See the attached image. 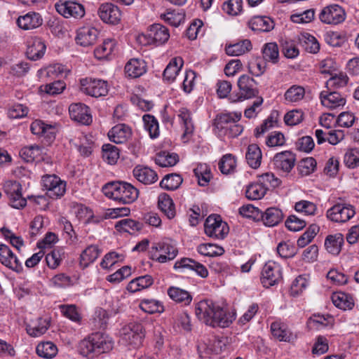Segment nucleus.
Listing matches in <instances>:
<instances>
[{
	"label": "nucleus",
	"instance_id": "1",
	"mask_svg": "<svg viewBox=\"0 0 359 359\" xmlns=\"http://www.w3.org/2000/svg\"><path fill=\"white\" fill-rule=\"evenodd\" d=\"M195 313L201 321L212 327H228L236 318L234 313L208 299L200 301L196 305Z\"/></svg>",
	"mask_w": 359,
	"mask_h": 359
},
{
	"label": "nucleus",
	"instance_id": "2",
	"mask_svg": "<svg viewBox=\"0 0 359 359\" xmlns=\"http://www.w3.org/2000/svg\"><path fill=\"white\" fill-rule=\"evenodd\" d=\"M114 347V341L108 335L93 333L79 343L80 353L86 357L93 358L101 353L109 352Z\"/></svg>",
	"mask_w": 359,
	"mask_h": 359
},
{
	"label": "nucleus",
	"instance_id": "3",
	"mask_svg": "<svg viewBox=\"0 0 359 359\" xmlns=\"http://www.w3.org/2000/svg\"><path fill=\"white\" fill-rule=\"evenodd\" d=\"M102 192L109 198L123 204H130L139 196V190L131 184L123 181L106 184L102 187Z\"/></svg>",
	"mask_w": 359,
	"mask_h": 359
},
{
	"label": "nucleus",
	"instance_id": "4",
	"mask_svg": "<svg viewBox=\"0 0 359 359\" xmlns=\"http://www.w3.org/2000/svg\"><path fill=\"white\" fill-rule=\"evenodd\" d=\"M149 253V257L152 260L159 263H165L174 259L177 257L178 249L174 241L166 238L154 243Z\"/></svg>",
	"mask_w": 359,
	"mask_h": 359
},
{
	"label": "nucleus",
	"instance_id": "5",
	"mask_svg": "<svg viewBox=\"0 0 359 359\" xmlns=\"http://www.w3.org/2000/svg\"><path fill=\"white\" fill-rule=\"evenodd\" d=\"M346 18L345 9L337 4L323 7L318 13L319 20L324 25L336 26L343 23Z\"/></svg>",
	"mask_w": 359,
	"mask_h": 359
},
{
	"label": "nucleus",
	"instance_id": "6",
	"mask_svg": "<svg viewBox=\"0 0 359 359\" xmlns=\"http://www.w3.org/2000/svg\"><path fill=\"white\" fill-rule=\"evenodd\" d=\"M239 95H231V102L242 101L243 100L255 97L259 94L256 81L250 76L243 74L240 76L238 81Z\"/></svg>",
	"mask_w": 359,
	"mask_h": 359
},
{
	"label": "nucleus",
	"instance_id": "7",
	"mask_svg": "<svg viewBox=\"0 0 359 359\" xmlns=\"http://www.w3.org/2000/svg\"><path fill=\"white\" fill-rule=\"evenodd\" d=\"M355 215V207L345 203H338L326 212V217L336 223H345L353 218Z\"/></svg>",
	"mask_w": 359,
	"mask_h": 359
},
{
	"label": "nucleus",
	"instance_id": "8",
	"mask_svg": "<svg viewBox=\"0 0 359 359\" xmlns=\"http://www.w3.org/2000/svg\"><path fill=\"white\" fill-rule=\"evenodd\" d=\"M205 234L215 239H223L229 233L227 224L223 222L219 215H210L204 224Z\"/></svg>",
	"mask_w": 359,
	"mask_h": 359
},
{
	"label": "nucleus",
	"instance_id": "9",
	"mask_svg": "<svg viewBox=\"0 0 359 359\" xmlns=\"http://www.w3.org/2000/svg\"><path fill=\"white\" fill-rule=\"evenodd\" d=\"M3 189L11 207L15 209L25 207L27 200L22 195V186L18 182L8 180L4 184Z\"/></svg>",
	"mask_w": 359,
	"mask_h": 359
},
{
	"label": "nucleus",
	"instance_id": "10",
	"mask_svg": "<svg viewBox=\"0 0 359 359\" xmlns=\"http://www.w3.org/2000/svg\"><path fill=\"white\" fill-rule=\"evenodd\" d=\"M42 184L47 195L53 199L62 197L66 191V182L55 175H46L42 177Z\"/></svg>",
	"mask_w": 359,
	"mask_h": 359
},
{
	"label": "nucleus",
	"instance_id": "11",
	"mask_svg": "<svg viewBox=\"0 0 359 359\" xmlns=\"http://www.w3.org/2000/svg\"><path fill=\"white\" fill-rule=\"evenodd\" d=\"M81 89L86 94L95 97L105 96L109 91L107 81L93 78L81 79Z\"/></svg>",
	"mask_w": 359,
	"mask_h": 359
},
{
	"label": "nucleus",
	"instance_id": "12",
	"mask_svg": "<svg viewBox=\"0 0 359 359\" xmlns=\"http://www.w3.org/2000/svg\"><path fill=\"white\" fill-rule=\"evenodd\" d=\"M282 278L281 267L273 261L266 262L262 271L261 281L264 287H269L277 284Z\"/></svg>",
	"mask_w": 359,
	"mask_h": 359
},
{
	"label": "nucleus",
	"instance_id": "13",
	"mask_svg": "<svg viewBox=\"0 0 359 359\" xmlns=\"http://www.w3.org/2000/svg\"><path fill=\"white\" fill-rule=\"evenodd\" d=\"M97 14L102 22L110 25H117L121 18L118 7L111 3L101 4Z\"/></svg>",
	"mask_w": 359,
	"mask_h": 359
},
{
	"label": "nucleus",
	"instance_id": "14",
	"mask_svg": "<svg viewBox=\"0 0 359 359\" xmlns=\"http://www.w3.org/2000/svg\"><path fill=\"white\" fill-rule=\"evenodd\" d=\"M241 118V112L221 114L214 119L213 126L215 133L219 135H226V131L232 123H237Z\"/></svg>",
	"mask_w": 359,
	"mask_h": 359
},
{
	"label": "nucleus",
	"instance_id": "15",
	"mask_svg": "<svg viewBox=\"0 0 359 359\" xmlns=\"http://www.w3.org/2000/svg\"><path fill=\"white\" fill-rule=\"evenodd\" d=\"M69 116L72 120L82 125L88 126L92 123L89 107L83 103H73L69 107Z\"/></svg>",
	"mask_w": 359,
	"mask_h": 359
},
{
	"label": "nucleus",
	"instance_id": "16",
	"mask_svg": "<svg viewBox=\"0 0 359 359\" xmlns=\"http://www.w3.org/2000/svg\"><path fill=\"white\" fill-rule=\"evenodd\" d=\"M295 161V155L292 152L285 151L273 156V163L276 169L290 172L294 166Z\"/></svg>",
	"mask_w": 359,
	"mask_h": 359
},
{
	"label": "nucleus",
	"instance_id": "17",
	"mask_svg": "<svg viewBox=\"0 0 359 359\" xmlns=\"http://www.w3.org/2000/svg\"><path fill=\"white\" fill-rule=\"evenodd\" d=\"M100 32L94 27H83L77 30L76 41L77 44L88 47L93 46L98 38Z\"/></svg>",
	"mask_w": 359,
	"mask_h": 359
},
{
	"label": "nucleus",
	"instance_id": "18",
	"mask_svg": "<svg viewBox=\"0 0 359 359\" xmlns=\"http://www.w3.org/2000/svg\"><path fill=\"white\" fill-rule=\"evenodd\" d=\"M56 11L65 18H81L85 15L84 7L74 1H65L55 4Z\"/></svg>",
	"mask_w": 359,
	"mask_h": 359
},
{
	"label": "nucleus",
	"instance_id": "19",
	"mask_svg": "<svg viewBox=\"0 0 359 359\" xmlns=\"http://www.w3.org/2000/svg\"><path fill=\"white\" fill-rule=\"evenodd\" d=\"M0 262L4 266L18 273L22 271V264L18 257L9 247L4 244H0Z\"/></svg>",
	"mask_w": 359,
	"mask_h": 359
},
{
	"label": "nucleus",
	"instance_id": "20",
	"mask_svg": "<svg viewBox=\"0 0 359 359\" xmlns=\"http://www.w3.org/2000/svg\"><path fill=\"white\" fill-rule=\"evenodd\" d=\"M42 24L41 15L36 12H29L17 19L18 26L23 30H32L39 27Z\"/></svg>",
	"mask_w": 359,
	"mask_h": 359
},
{
	"label": "nucleus",
	"instance_id": "21",
	"mask_svg": "<svg viewBox=\"0 0 359 359\" xmlns=\"http://www.w3.org/2000/svg\"><path fill=\"white\" fill-rule=\"evenodd\" d=\"M320 99L322 104L330 109L343 107L346 104V99L336 91H322Z\"/></svg>",
	"mask_w": 359,
	"mask_h": 359
},
{
	"label": "nucleus",
	"instance_id": "22",
	"mask_svg": "<svg viewBox=\"0 0 359 359\" xmlns=\"http://www.w3.org/2000/svg\"><path fill=\"white\" fill-rule=\"evenodd\" d=\"M133 176L140 182L149 185L158 180V175L154 170L147 166L137 165L133 171Z\"/></svg>",
	"mask_w": 359,
	"mask_h": 359
},
{
	"label": "nucleus",
	"instance_id": "23",
	"mask_svg": "<svg viewBox=\"0 0 359 359\" xmlns=\"http://www.w3.org/2000/svg\"><path fill=\"white\" fill-rule=\"evenodd\" d=\"M273 20L267 16H254L248 22V27L252 31L268 32L274 28Z\"/></svg>",
	"mask_w": 359,
	"mask_h": 359
},
{
	"label": "nucleus",
	"instance_id": "24",
	"mask_svg": "<svg viewBox=\"0 0 359 359\" xmlns=\"http://www.w3.org/2000/svg\"><path fill=\"white\" fill-rule=\"evenodd\" d=\"M130 128L126 124H118L108 133L109 140L116 144H122L127 141L131 135Z\"/></svg>",
	"mask_w": 359,
	"mask_h": 359
},
{
	"label": "nucleus",
	"instance_id": "25",
	"mask_svg": "<svg viewBox=\"0 0 359 359\" xmlns=\"http://www.w3.org/2000/svg\"><path fill=\"white\" fill-rule=\"evenodd\" d=\"M148 37L157 45L165 43L170 37L168 28L161 24H154L148 31Z\"/></svg>",
	"mask_w": 359,
	"mask_h": 359
},
{
	"label": "nucleus",
	"instance_id": "26",
	"mask_svg": "<svg viewBox=\"0 0 359 359\" xmlns=\"http://www.w3.org/2000/svg\"><path fill=\"white\" fill-rule=\"evenodd\" d=\"M175 269H189L196 272L202 278H205L208 275L207 269L201 264L190 258H182L177 261L174 265Z\"/></svg>",
	"mask_w": 359,
	"mask_h": 359
},
{
	"label": "nucleus",
	"instance_id": "27",
	"mask_svg": "<svg viewBox=\"0 0 359 359\" xmlns=\"http://www.w3.org/2000/svg\"><path fill=\"white\" fill-rule=\"evenodd\" d=\"M146 72V64L143 60L133 58L125 66L126 75L130 78H138Z\"/></svg>",
	"mask_w": 359,
	"mask_h": 359
},
{
	"label": "nucleus",
	"instance_id": "28",
	"mask_svg": "<svg viewBox=\"0 0 359 359\" xmlns=\"http://www.w3.org/2000/svg\"><path fill=\"white\" fill-rule=\"evenodd\" d=\"M344 242V238L342 233H337L333 235H328L325 240V248L326 250L333 255H337L341 250V247Z\"/></svg>",
	"mask_w": 359,
	"mask_h": 359
},
{
	"label": "nucleus",
	"instance_id": "29",
	"mask_svg": "<svg viewBox=\"0 0 359 359\" xmlns=\"http://www.w3.org/2000/svg\"><path fill=\"white\" fill-rule=\"evenodd\" d=\"M46 46L41 38H35L31 44L27 46L26 54L27 57L32 60H36L43 57Z\"/></svg>",
	"mask_w": 359,
	"mask_h": 359
},
{
	"label": "nucleus",
	"instance_id": "30",
	"mask_svg": "<svg viewBox=\"0 0 359 359\" xmlns=\"http://www.w3.org/2000/svg\"><path fill=\"white\" fill-rule=\"evenodd\" d=\"M183 64L184 61L182 57L172 59L163 72V79L168 82H173L180 72Z\"/></svg>",
	"mask_w": 359,
	"mask_h": 359
},
{
	"label": "nucleus",
	"instance_id": "31",
	"mask_svg": "<svg viewBox=\"0 0 359 359\" xmlns=\"http://www.w3.org/2000/svg\"><path fill=\"white\" fill-rule=\"evenodd\" d=\"M158 205L168 219L175 217L176 215L175 204L169 195L165 193L160 194L158 198Z\"/></svg>",
	"mask_w": 359,
	"mask_h": 359
},
{
	"label": "nucleus",
	"instance_id": "32",
	"mask_svg": "<svg viewBox=\"0 0 359 359\" xmlns=\"http://www.w3.org/2000/svg\"><path fill=\"white\" fill-rule=\"evenodd\" d=\"M100 252L101 250L97 245H90L88 246L81 254L80 265L83 268L88 267L97 259Z\"/></svg>",
	"mask_w": 359,
	"mask_h": 359
},
{
	"label": "nucleus",
	"instance_id": "33",
	"mask_svg": "<svg viewBox=\"0 0 359 359\" xmlns=\"http://www.w3.org/2000/svg\"><path fill=\"white\" fill-rule=\"evenodd\" d=\"M177 116L184 128L182 137H185L187 136L191 135L194 131V126L191 111L188 109L182 107L180 109Z\"/></svg>",
	"mask_w": 359,
	"mask_h": 359
},
{
	"label": "nucleus",
	"instance_id": "34",
	"mask_svg": "<svg viewBox=\"0 0 359 359\" xmlns=\"http://www.w3.org/2000/svg\"><path fill=\"white\" fill-rule=\"evenodd\" d=\"M168 294L175 302L185 306L189 305L192 301V296L189 292L177 287H170L168 290Z\"/></svg>",
	"mask_w": 359,
	"mask_h": 359
},
{
	"label": "nucleus",
	"instance_id": "35",
	"mask_svg": "<svg viewBox=\"0 0 359 359\" xmlns=\"http://www.w3.org/2000/svg\"><path fill=\"white\" fill-rule=\"evenodd\" d=\"M264 224L268 226L277 225L283 219L282 211L276 208H267L264 212H260Z\"/></svg>",
	"mask_w": 359,
	"mask_h": 359
},
{
	"label": "nucleus",
	"instance_id": "36",
	"mask_svg": "<svg viewBox=\"0 0 359 359\" xmlns=\"http://www.w3.org/2000/svg\"><path fill=\"white\" fill-rule=\"evenodd\" d=\"M271 331L273 336L280 341L290 342L293 339L292 334L286 325L280 322H273L271 325Z\"/></svg>",
	"mask_w": 359,
	"mask_h": 359
},
{
	"label": "nucleus",
	"instance_id": "37",
	"mask_svg": "<svg viewBox=\"0 0 359 359\" xmlns=\"http://www.w3.org/2000/svg\"><path fill=\"white\" fill-rule=\"evenodd\" d=\"M142 224L135 220L126 218L118 221L115 224L116 229L119 232L134 234L142 229Z\"/></svg>",
	"mask_w": 359,
	"mask_h": 359
},
{
	"label": "nucleus",
	"instance_id": "38",
	"mask_svg": "<svg viewBox=\"0 0 359 359\" xmlns=\"http://www.w3.org/2000/svg\"><path fill=\"white\" fill-rule=\"evenodd\" d=\"M262 151L259 146L256 144H250L245 154V158L248 165L252 168H257L261 165Z\"/></svg>",
	"mask_w": 359,
	"mask_h": 359
},
{
	"label": "nucleus",
	"instance_id": "39",
	"mask_svg": "<svg viewBox=\"0 0 359 359\" xmlns=\"http://www.w3.org/2000/svg\"><path fill=\"white\" fill-rule=\"evenodd\" d=\"M154 283L153 278L149 275L139 276L132 280L127 286V290L132 292H136L143 289L148 288Z\"/></svg>",
	"mask_w": 359,
	"mask_h": 359
},
{
	"label": "nucleus",
	"instance_id": "40",
	"mask_svg": "<svg viewBox=\"0 0 359 359\" xmlns=\"http://www.w3.org/2000/svg\"><path fill=\"white\" fill-rule=\"evenodd\" d=\"M251 49V41L248 39H244L236 43L226 46V53L229 55L238 56L250 51Z\"/></svg>",
	"mask_w": 359,
	"mask_h": 359
},
{
	"label": "nucleus",
	"instance_id": "41",
	"mask_svg": "<svg viewBox=\"0 0 359 359\" xmlns=\"http://www.w3.org/2000/svg\"><path fill=\"white\" fill-rule=\"evenodd\" d=\"M36 352L39 357L51 359L57 355V348L53 342L45 341L37 345Z\"/></svg>",
	"mask_w": 359,
	"mask_h": 359
},
{
	"label": "nucleus",
	"instance_id": "42",
	"mask_svg": "<svg viewBox=\"0 0 359 359\" xmlns=\"http://www.w3.org/2000/svg\"><path fill=\"white\" fill-rule=\"evenodd\" d=\"M182 182L183 179L180 175L171 173L164 176L160 182V186L162 189L173 191L178 189Z\"/></svg>",
	"mask_w": 359,
	"mask_h": 359
},
{
	"label": "nucleus",
	"instance_id": "43",
	"mask_svg": "<svg viewBox=\"0 0 359 359\" xmlns=\"http://www.w3.org/2000/svg\"><path fill=\"white\" fill-rule=\"evenodd\" d=\"M267 188L259 181L249 184L245 191V196L250 200H259L264 196Z\"/></svg>",
	"mask_w": 359,
	"mask_h": 359
},
{
	"label": "nucleus",
	"instance_id": "44",
	"mask_svg": "<svg viewBox=\"0 0 359 359\" xmlns=\"http://www.w3.org/2000/svg\"><path fill=\"white\" fill-rule=\"evenodd\" d=\"M332 301L337 307L343 310L351 309L354 305L353 298L344 292L332 294Z\"/></svg>",
	"mask_w": 359,
	"mask_h": 359
},
{
	"label": "nucleus",
	"instance_id": "45",
	"mask_svg": "<svg viewBox=\"0 0 359 359\" xmlns=\"http://www.w3.org/2000/svg\"><path fill=\"white\" fill-rule=\"evenodd\" d=\"M116 46V41L112 39L104 40L102 44L94 50L95 56L99 59H107L112 53Z\"/></svg>",
	"mask_w": 359,
	"mask_h": 359
},
{
	"label": "nucleus",
	"instance_id": "46",
	"mask_svg": "<svg viewBox=\"0 0 359 359\" xmlns=\"http://www.w3.org/2000/svg\"><path fill=\"white\" fill-rule=\"evenodd\" d=\"M179 161V156L175 153H169L163 151L159 153L156 158L155 162L161 167L173 166Z\"/></svg>",
	"mask_w": 359,
	"mask_h": 359
},
{
	"label": "nucleus",
	"instance_id": "47",
	"mask_svg": "<svg viewBox=\"0 0 359 359\" xmlns=\"http://www.w3.org/2000/svg\"><path fill=\"white\" fill-rule=\"evenodd\" d=\"M263 58L268 62L277 63L279 57V50L276 43L271 42L264 44L262 48Z\"/></svg>",
	"mask_w": 359,
	"mask_h": 359
},
{
	"label": "nucleus",
	"instance_id": "48",
	"mask_svg": "<svg viewBox=\"0 0 359 359\" xmlns=\"http://www.w3.org/2000/svg\"><path fill=\"white\" fill-rule=\"evenodd\" d=\"M194 172L198 180L200 186L205 187L208 185L210 180V169L207 164H199L194 169Z\"/></svg>",
	"mask_w": 359,
	"mask_h": 359
},
{
	"label": "nucleus",
	"instance_id": "49",
	"mask_svg": "<svg viewBox=\"0 0 359 359\" xmlns=\"http://www.w3.org/2000/svg\"><path fill=\"white\" fill-rule=\"evenodd\" d=\"M102 158L109 164L114 165L119 158V149L111 144H105L102 146Z\"/></svg>",
	"mask_w": 359,
	"mask_h": 359
},
{
	"label": "nucleus",
	"instance_id": "50",
	"mask_svg": "<svg viewBox=\"0 0 359 359\" xmlns=\"http://www.w3.org/2000/svg\"><path fill=\"white\" fill-rule=\"evenodd\" d=\"M49 327V322L46 319L39 318L36 323L27 327V333L32 337H39L43 334Z\"/></svg>",
	"mask_w": 359,
	"mask_h": 359
},
{
	"label": "nucleus",
	"instance_id": "51",
	"mask_svg": "<svg viewBox=\"0 0 359 359\" xmlns=\"http://www.w3.org/2000/svg\"><path fill=\"white\" fill-rule=\"evenodd\" d=\"M144 128L149 132L151 138H156L159 135L158 122L151 114H145L142 117Z\"/></svg>",
	"mask_w": 359,
	"mask_h": 359
},
{
	"label": "nucleus",
	"instance_id": "52",
	"mask_svg": "<svg viewBox=\"0 0 359 359\" xmlns=\"http://www.w3.org/2000/svg\"><path fill=\"white\" fill-rule=\"evenodd\" d=\"M197 250L201 255L207 257L220 256L224 252L223 248L211 243L201 244Z\"/></svg>",
	"mask_w": 359,
	"mask_h": 359
},
{
	"label": "nucleus",
	"instance_id": "53",
	"mask_svg": "<svg viewBox=\"0 0 359 359\" xmlns=\"http://www.w3.org/2000/svg\"><path fill=\"white\" fill-rule=\"evenodd\" d=\"M319 230L320 227L317 224H311L308 229L297 240V245L299 248L305 247L310 242H311V241L319 232Z\"/></svg>",
	"mask_w": 359,
	"mask_h": 359
},
{
	"label": "nucleus",
	"instance_id": "54",
	"mask_svg": "<svg viewBox=\"0 0 359 359\" xmlns=\"http://www.w3.org/2000/svg\"><path fill=\"white\" fill-rule=\"evenodd\" d=\"M41 154V149L38 145L24 147L20 151V156L27 162L35 161Z\"/></svg>",
	"mask_w": 359,
	"mask_h": 359
},
{
	"label": "nucleus",
	"instance_id": "55",
	"mask_svg": "<svg viewBox=\"0 0 359 359\" xmlns=\"http://www.w3.org/2000/svg\"><path fill=\"white\" fill-rule=\"evenodd\" d=\"M236 166V161L232 154H226L222 156L219 162V169L221 172L228 175L234 171Z\"/></svg>",
	"mask_w": 359,
	"mask_h": 359
},
{
	"label": "nucleus",
	"instance_id": "56",
	"mask_svg": "<svg viewBox=\"0 0 359 359\" xmlns=\"http://www.w3.org/2000/svg\"><path fill=\"white\" fill-rule=\"evenodd\" d=\"M305 95V90L302 86L294 85L288 88L285 93V99L290 102L302 100Z\"/></svg>",
	"mask_w": 359,
	"mask_h": 359
},
{
	"label": "nucleus",
	"instance_id": "57",
	"mask_svg": "<svg viewBox=\"0 0 359 359\" xmlns=\"http://www.w3.org/2000/svg\"><path fill=\"white\" fill-rule=\"evenodd\" d=\"M140 306L142 311L148 313H161L164 311L163 306L154 299H143Z\"/></svg>",
	"mask_w": 359,
	"mask_h": 359
},
{
	"label": "nucleus",
	"instance_id": "58",
	"mask_svg": "<svg viewBox=\"0 0 359 359\" xmlns=\"http://www.w3.org/2000/svg\"><path fill=\"white\" fill-rule=\"evenodd\" d=\"M309 281L303 276H297L292 282L290 287V294L293 297L300 295L307 287Z\"/></svg>",
	"mask_w": 359,
	"mask_h": 359
},
{
	"label": "nucleus",
	"instance_id": "59",
	"mask_svg": "<svg viewBox=\"0 0 359 359\" xmlns=\"http://www.w3.org/2000/svg\"><path fill=\"white\" fill-rule=\"evenodd\" d=\"M315 18V10L310 8L300 13L292 14L290 17L291 20L294 23H309Z\"/></svg>",
	"mask_w": 359,
	"mask_h": 359
},
{
	"label": "nucleus",
	"instance_id": "60",
	"mask_svg": "<svg viewBox=\"0 0 359 359\" xmlns=\"http://www.w3.org/2000/svg\"><path fill=\"white\" fill-rule=\"evenodd\" d=\"M344 162L350 168H355L359 166V149L353 148L348 149L344 154Z\"/></svg>",
	"mask_w": 359,
	"mask_h": 359
},
{
	"label": "nucleus",
	"instance_id": "61",
	"mask_svg": "<svg viewBox=\"0 0 359 359\" xmlns=\"http://www.w3.org/2000/svg\"><path fill=\"white\" fill-rule=\"evenodd\" d=\"M347 82L348 77L345 74H335L326 82V86L328 89L339 88L345 86Z\"/></svg>",
	"mask_w": 359,
	"mask_h": 359
},
{
	"label": "nucleus",
	"instance_id": "62",
	"mask_svg": "<svg viewBox=\"0 0 359 359\" xmlns=\"http://www.w3.org/2000/svg\"><path fill=\"white\" fill-rule=\"evenodd\" d=\"M316 167V161L312 157L302 159L299 165L298 169L302 175H309L312 173Z\"/></svg>",
	"mask_w": 359,
	"mask_h": 359
},
{
	"label": "nucleus",
	"instance_id": "63",
	"mask_svg": "<svg viewBox=\"0 0 359 359\" xmlns=\"http://www.w3.org/2000/svg\"><path fill=\"white\" fill-rule=\"evenodd\" d=\"M294 208L296 211L302 212L306 215H313L317 210L316 204L308 201H300L296 203Z\"/></svg>",
	"mask_w": 359,
	"mask_h": 359
},
{
	"label": "nucleus",
	"instance_id": "64",
	"mask_svg": "<svg viewBox=\"0 0 359 359\" xmlns=\"http://www.w3.org/2000/svg\"><path fill=\"white\" fill-rule=\"evenodd\" d=\"M302 39L304 43V46L305 50L311 53H316L320 50V44L318 42L317 39L310 35L309 34H306L302 35Z\"/></svg>",
	"mask_w": 359,
	"mask_h": 359
}]
</instances>
